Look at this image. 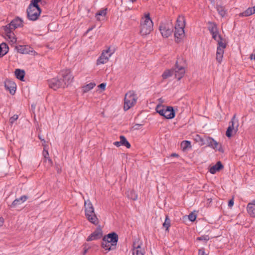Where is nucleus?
<instances>
[{"instance_id":"obj_1","label":"nucleus","mask_w":255,"mask_h":255,"mask_svg":"<svg viewBox=\"0 0 255 255\" xmlns=\"http://www.w3.org/2000/svg\"><path fill=\"white\" fill-rule=\"evenodd\" d=\"M139 28L140 33L143 36L149 34L153 30V22L149 13L141 19Z\"/></svg>"},{"instance_id":"obj_2","label":"nucleus","mask_w":255,"mask_h":255,"mask_svg":"<svg viewBox=\"0 0 255 255\" xmlns=\"http://www.w3.org/2000/svg\"><path fill=\"white\" fill-rule=\"evenodd\" d=\"M155 110L160 116L167 119H172L175 117V113L172 107L158 105L155 108Z\"/></svg>"},{"instance_id":"obj_3","label":"nucleus","mask_w":255,"mask_h":255,"mask_svg":"<svg viewBox=\"0 0 255 255\" xmlns=\"http://www.w3.org/2000/svg\"><path fill=\"white\" fill-rule=\"evenodd\" d=\"M124 109L127 111L133 106L136 102L137 96L133 91L128 92L125 97Z\"/></svg>"},{"instance_id":"obj_4","label":"nucleus","mask_w":255,"mask_h":255,"mask_svg":"<svg viewBox=\"0 0 255 255\" xmlns=\"http://www.w3.org/2000/svg\"><path fill=\"white\" fill-rule=\"evenodd\" d=\"M59 75L62 77L60 80L62 81L63 88L67 87L73 82L74 77L70 69L62 70Z\"/></svg>"},{"instance_id":"obj_5","label":"nucleus","mask_w":255,"mask_h":255,"mask_svg":"<svg viewBox=\"0 0 255 255\" xmlns=\"http://www.w3.org/2000/svg\"><path fill=\"white\" fill-rule=\"evenodd\" d=\"M85 212L87 219L92 224H96V215L94 208L89 201H85Z\"/></svg>"},{"instance_id":"obj_6","label":"nucleus","mask_w":255,"mask_h":255,"mask_svg":"<svg viewBox=\"0 0 255 255\" xmlns=\"http://www.w3.org/2000/svg\"><path fill=\"white\" fill-rule=\"evenodd\" d=\"M159 29L162 36L167 38L171 35L173 30V26L171 22H165L161 23Z\"/></svg>"},{"instance_id":"obj_7","label":"nucleus","mask_w":255,"mask_h":255,"mask_svg":"<svg viewBox=\"0 0 255 255\" xmlns=\"http://www.w3.org/2000/svg\"><path fill=\"white\" fill-rule=\"evenodd\" d=\"M115 52L114 49H111L109 47L106 50H104L99 58L97 60V65L105 64L108 62L110 57Z\"/></svg>"},{"instance_id":"obj_8","label":"nucleus","mask_w":255,"mask_h":255,"mask_svg":"<svg viewBox=\"0 0 255 255\" xmlns=\"http://www.w3.org/2000/svg\"><path fill=\"white\" fill-rule=\"evenodd\" d=\"M23 23V20L19 17H17L12 20L9 23L3 26V28H5L6 30L9 29L13 31L17 28L22 27Z\"/></svg>"},{"instance_id":"obj_9","label":"nucleus","mask_w":255,"mask_h":255,"mask_svg":"<svg viewBox=\"0 0 255 255\" xmlns=\"http://www.w3.org/2000/svg\"><path fill=\"white\" fill-rule=\"evenodd\" d=\"M203 140V145L206 144L208 146L211 147L214 149H216L219 151H222L221 145H220L219 143L215 140L213 138L204 135V139Z\"/></svg>"},{"instance_id":"obj_10","label":"nucleus","mask_w":255,"mask_h":255,"mask_svg":"<svg viewBox=\"0 0 255 255\" xmlns=\"http://www.w3.org/2000/svg\"><path fill=\"white\" fill-rule=\"evenodd\" d=\"M142 242L138 238L134 240L133 242V249H132V255H143L144 252V250L141 248V246Z\"/></svg>"},{"instance_id":"obj_11","label":"nucleus","mask_w":255,"mask_h":255,"mask_svg":"<svg viewBox=\"0 0 255 255\" xmlns=\"http://www.w3.org/2000/svg\"><path fill=\"white\" fill-rule=\"evenodd\" d=\"M40 13V8H30V7H28L27 9V17L30 20L35 21L37 19Z\"/></svg>"},{"instance_id":"obj_12","label":"nucleus","mask_w":255,"mask_h":255,"mask_svg":"<svg viewBox=\"0 0 255 255\" xmlns=\"http://www.w3.org/2000/svg\"><path fill=\"white\" fill-rule=\"evenodd\" d=\"M48 83L49 87L54 90L60 88H63L61 80L57 78H54L49 80Z\"/></svg>"},{"instance_id":"obj_13","label":"nucleus","mask_w":255,"mask_h":255,"mask_svg":"<svg viewBox=\"0 0 255 255\" xmlns=\"http://www.w3.org/2000/svg\"><path fill=\"white\" fill-rule=\"evenodd\" d=\"M105 236L110 242V244L112 246V247L116 248L119 239L118 235L116 233L113 232Z\"/></svg>"},{"instance_id":"obj_14","label":"nucleus","mask_w":255,"mask_h":255,"mask_svg":"<svg viewBox=\"0 0 255 255\" xmlns=\"http://www.w3.org/2000/svg\"><path fill=\"white\" fill-rule=\"evenodd\" d=\"M175 77L178 80H180L184 75L185 69L183 66H179L176 62L175 67L173 69Z\"/></svg>"},{"instance_id":"obj_15","label":"nucleus","mask_w":255,"mask_h":255,"mask_svg":"<svg viewBox=\"0 0 255 255\" xmlns=\"http://www.w3.org/2000/svg\"><path fill=\"white\" fill-rule=\"evenodd\" d=\"M16 86L15 83L11 80L6 79L4 82L5 89L8 90L12 95H13L15 92Z\"/></svg>"},{"instance_id":"obj_16","label":"nucleus","mask_w":255,"mask_h":255,"mask_svg":"<svg viewBox=\"0 0 255 255\" xmlns=\"http://www.w3.org/2000/svg\"><path fill=\"white\" fill-rule=\"evenodd\" d=\"M3 30L4 31L6 37L5 38L9 41V42L11 44H15L16 42V38L15 37V35H14V33L13 32V31L9 30H6L5 28H3Z\"/></svg>"},{"instance_id":"obj_17","label":"nucleus","mask_w":255,"mask_h":255,"mask_svg":"<svg viewBox=\"0 0 255 255\" xmlns=\"http://www.w3.org/2000/svg\"><path fill=\"white\" fill-rule=\"evenodd\" d=\"M107 8H102L97 12V21H103L106 19Z\"/></svg>"},{"instance_id":"obj_18","label":"nucleus","mask_w":255,"mask_h":255,"mask_svg":"<svg viewBox=\"0 0 255 255\" xmlns=\"http://www.w3.org/2000/svg\"><path fill=\"white\" fill-rule=\"evenodd\" d=\"M184 28L175 27L174 36L175 41L178 43L180 41V39L184 35Z\"/></svg>"},{"instance_id":"obj_19","label":"nucleus","mask_w":255,"mask_h":255,"mask_svg":"<svg viewBox=\"0 0 255 255\" xmlns=\"http://www.w3.org/2000/svg\"><path fill=\"white\" fill-rule=\"evenodd\" d=\"M247 210L251 217L255 218V199L248 204Z\"/></svg>"},{"instance_id":"obj_20","label":"nucleus","mask_w":255,"mask_h":255,"mask_svg":"<svg viewBox=\"0 0 255 255\" xmlns=\"http://www.w3.org/2000/svg\"><path fill=\"white\" fill-rule=\"evenodd\" d=\"M15 48L17 50V52L21 54H26L32 52V50H30V47L25 45L16 46Z\"/></svg>"},{"instance_id":"obj_21","label":"nucleus","mask_w":255,"mask_h":255,"mask_svg":"<svg viewBox=\"0 0 255 255\" xmlns=\"http://www.w3.org/2000/svg\"><path fill=\"white\" fill-rule=\"evenodd\" d=\"M101 246L103 249H104L106 251H110L111 250H115L116 248H113L112 247V245L110 244V242L109 240L106 239L105 236H104L102 239V241L101 243Z\"/></svg>"},{"instance_id":"obj_22","label":"nucleus","mask_w":255,"mask_h":255,"mask_svg":"<svg viewBox=\"0 0 255 255\" xmlns=\"http://www.w3.org/2000/svg\"><path fill=\"white\" fill-rule=\"evenodd\" d=\"M224 167V166L222 164L221 161H218L217 163L214 165V166H212L210 169L209 171L212 174H215L217 172L219 171L221 169H223Z\"/></svg>"},{"instance_id":"obj_23","label":"nucleus","mask_w":255,"mask_h":255,"mask_svg":"<svg viewBox=\"0 0 255 255\" xmlns=\"http://www.w3.org/2000/svg\"><path fill=\"white\" fill-rule=\"evenodd\" d=\"M217 42V49H221L224 50L227 47V43L226 42L225 39H223L221 35H219L218 40Z\"/></svg>"},{"instance_id":"obj_24","label":"nucleus","mask_w":255,"mask_h":255,"mask_svg":"<svg viewBox=\"0 0 255 255\" xmlns=\"http://www.w3.org/2000/svg\"><path fill=\"white\" fill-rule=\"evenodd\" d=\"M8 46L5 43H2L0 44V57L5 55L8 52Z\"/></svg>"},{"instance_id":"obj_25","label":"nucleus","mask_w":255,"mask_h":255,"mask_svg":"<svg viewBox=\"0 0 255 255\" xmlns=\"http://www.w3.org/2000/svg\"><path fill=\"white\" fill-rule=\"evenodd\" d=\"M185 25V20L183 16H179L176 20V24L175 27L184 28Z\"/></svg>"},{"instance_id":"obj_26","label":"nucleus","mask_w":255,"mask_h":255,"mask_svg":"<svg viewBox=\"0 0 255 255\" xmlns=\"http://www.w3.org/2000/svg\"><path fill=\"white\" fill-rule=\"evenodd\" d=\"M208 30L211 34H214L216 32H218L217 24L213 22L209 21L208 23Z\"/></svg>"},{"instance_id":"obj_27","label":"nucleus","mask_w":255,"mask_h":255,"mask_svg":"<svg viewBox=\"0 0 255 255\" xmlns=\"http://www.w3.org/2000/svg\"><path fill=\"white\" fill-rule=\"evenodd\" d=\"M16 77L21 81H24L23 79L25 75V72L23 70L16 69L14 72Z\"/></svg>"},{"instance_id":"obj_28","label":"nucleus","mask_w":255,"mask_h":255,"mask_svg":"<svg viewBox=\"0 0 255 255\" xmlns=\"http://www.w3.org/2000/svg\"><path fill=\"white\" fill-rule=\"evenodd\" d=\"M235 120H236V115H234L233 116V117L232 118L231 122L229 123V126L228 127H231V128L233 129V130H236V131H238L239 123H238V121L236 123Z\"/></svg>"},{"instance_id":"obj_29","label":"nucleus","mask_w":255,"mask_h":255,"mask_svg":"<svg viewBox=\"0 0 255 255\" xmlns=\"http://www.w3.org/2000/svg\"><path fill=\"white\" fill-rule=\"evenodd\" d=\"M255 13V8H254V6H253L252 7H249L245 11L240 13V15L242 16H249Z\"/></svg>"},{"instance_id":"obj_30","label":"nucleus","mask_w":255,"mask_h":255,"mask_svg":"<svg viewBox=\"0 0 255 255\" xmlns=\"http://www.w3.org/2000/svg\"><path fill=\"white\" fill-rule=\"evenodd\" d=\"M224 50L221 49H217L216 52V60L219 63H221L223 57Z\"/></svg>"},{"instance_id":"obj_31","label":"nucleus","mask_w":255,"mask_h":255,"mask_svg":"<svg viewBox=\"0 0 255 255\" xmlns=\"http://www.w3.org/2000/svg\"><path fill=\"white\" fill-rule=\"evenodd\" d=\"M120 143H121L122 145L125 146L128 148H129L130 147V144L124 135H121L120 136Z\"/></svg>"},{"instance_id":"obj_32","label":"nucleus","mask_w":255,"mask_h":255,"mask_svg":"<svg viewBox=\"0 0 255 255\" xmlns=\"http://www.w3.org/2000/svg\"><path fill=\"white\" fill-rule=\"evenodd\" d=\"M174 74V71L172 69H168L165 70L162 74V77L163 79H166L172 76Z\"/></svg>"},{"instance_id":"obj_33","label":"nucleus","mask_w":255,"mask_h":255,"mask_svg":"<svg viewBox=\"0 0 255 255\" xmlns=\"http://www.w3.org/2000/svg\"><path fill=\"white\" fill-rule=\"evenodd\" d=\"M95 85L96 84L94 83H90L83 86L82 87V90L84 93L88 92L92 89L95 86Z\"/></svg>"},{"instance_id":"obj_34","label":"nucleus","mask_w":255,"mask_h":255,"mask_svg":"<svg viewBox=\"0 0 255 255\" xmlns=\"http://www.w3.org/2000/svg\"><path fill=\"white\" fill-rule=\"evenodd\" d=\"M171 225V221L167 215L165 216V219L164 223L163 224V227L165 228L166 231H168L169 228Z\"/></svg>"},{"instance_id":"obj_35","label":"nucleus","mask_w":255,"mask_h":255,"mask_svg":"<svg viewBox=\"0 0 255 255\" xmlns=\"http://www.w3.org/2000/svg\"><path fill=\"white\" fill-rule=\"evenodd\" d=\"M103 237V232L102 227L98 225V219L97 218V239Z\"/></svg>"},{"instance_id":"obj_36","label":"nucleus","mask_w":255,"mask_h":255,"mask_svg":"<svg viewBox=\"0 0 255 255\" xmlns=\"http://www.w3.org/2000/svg\"><path fill=\"white\" fill-rule=\"evenodd\" d=\"M217 10L218 11L219 14L222 16L223 17L226 14V10H225L224 7L221 5H217L216 7Z\"/></svg>"},{"instance_id":"obj_37","label":"nucleus","mask_w":255,"mask_h":255,"mask_svg":"<svg viewBox=\"0 0 255 255\" xmlns=\"http://www.w3.org/2000/svg\"><path fill=\"white\" fill-rule=\"evenodd\" d=\"M127 196L128 198L133 200H136L137 199V195L133 191H130L128 192Z\"/></svg>"},{"instance_id":"obj_38","label":"nucleus","mask_w":255,"mask_h":255,"mask_svg":"<svg viewBox=\"0 0 255 255\" xmlns=\"http://www.w3.org/2000/svg\"><path fill=\"white\" fill-rule=\"evenodd\" d=\"M237 131L233 130L231 127H228L226 132V135L228 137H231L233 134H235Z\"/></svg>"},{"instance_id":"obj_39","label":"nucleus","mask_w":255,"mask_h":255,"mask_svg":"<svg viewBox=\"0 0 255 255\" xmlns=\"http://www.w3.org/2000/svg\"><path fill=\"white\" fill-rule=\"evenodd\" d=\"M38 0H31L28 7H30V8H40L38 5Z\"/></svg>"},{"instance_id":"obj_40","label":"nucleus","mask_w":255,"mask_h":255,"mask_svg":"<svg viewBox=\"0 0 255 255\" xmlns=\"http://www.w3.org/2000/svg\"><path fill=\"white\" fill-rule=\"evenodd\" d=\"M181 146L184 150L188 148V147H191V142L187 140L183 141L181 143Z\"/></svg>"},{"instance_id":"obj_41","label":"nucleus","mask_w":255,"mask_h":255,"mask_svg":"<svg viewBox=\"0 0 255 255\" xmlns=\"http://www.w3.org/2000/svg\"><path fill=\"white\" fill-rule=\"evenodd\" d=\"M43 155L44 158V162H47L49 165H51L52 160L47 157L49 155L48 151H46L45 153H43Z\"/></svg>"},{"instance_id":"obj_42","label":"nucleus","mask_w":255,"mask_h":255,"mask_svg":"<svg viewBox=\"0 0 255 255\" xmlns=\"http://www.w3.org/2000/svg\"><path fill=\"white\" fill-rule=\"evenodd\" d=\"M96 240V231L93 232L87 239V241H91Z\"/></svg>"},{"instance_id":"obj_43","label":"nucleus","mask_w":255,"mask_h":255,"mask_svg":"<svg viewBox=\"0 0 255 255\" xmlns=\"http://www.w3.org/2000/svg\"><path fill=\"white\" fill-rule=\"evenodd\" d=\"M21 203H20V201H19L18 199H15L12 203V204L10 205V207L14 208L16 207L17 205H20Z\"/></svg>"},{"instance_id":"obj_44","label":"nucleus","mask_w":255,"mask_h":255,"mask_svg":"<svg viewBox=\"0 0 255 255\" xmlns=\"http://www.w3.org/2000/svg\"><path fill=\"white\" fill-rule=\"evenodd\" d=\"M18 118L17 115H14L9 119V123L12 125Z\"/></svg>"},{"instance_id":"obj_45","label":"nucleus","mask_w":255,"mask_h":255,"mask_svg":"<svg viewBox=\"0 0 255 255\" xmlns=\"http://www.w3.org/2000/svg\"><path fill=\"white\" fill-rule=\"evenodd\" d=\"M196 217V215L193 213H191L188 215L189 220L192 222L195 221Z\"/></svg>"},{"instance_id":"obj_46","label":"nucleus","mask_w":255,"mask_h":255,"mask_svg":"<svg viewBox=\"0 0 255 255\" xmlns=\"http://www.w3.org/2000/svg\"><path fill=\"white\" fill-rule=\"evenodd\" d=\"M209 240V237L208 236H207V235L202 236L198 237L197 238V240H198V241H207Z\"/></svg>"},{"instance_id":"obj_47","label":"nucleus","mask_w":255,"mask_h":255,"mask_svg":"<svg viewBox=\"0 0 255 255\" xmlns=\"http://www.w3.org/2000/svg\"><path fill=\"white\" fill-rule=\"evenodd\" d=\"M204 136L203 137L200 136L199 135L197 134L196 135V140L198 141H200L201 142V144L203 145Z\"/></svg>"},{"instance_id":"obj_48","label":"nucleus","mask_w":255,"mask_h":255,"mask_svg":"<svg viewBox=\"0 0 255 255\" xmlns=\"http://www.w3.org/2000/svg\"><path fill=\"white\" fill-rule=\"evenodd\" d=\"M106 85V83H103L98 85V89H100L102 91H104L105 90Z\"/></svg>"},{"instance_id":"obj_49","label":"nucleus","mask_w":255,"mask_h":255,"mask_svg":"<svg viewBox=\"0 0 255 255\" xmlns=\"http://www.w3.org/2000/svg\"><path fill=\"white\" fill-rule=\"evenodd\" d=\"M19 201H20V203L22 204L27 199V197L26 196H22L20 198H18Z\"/></svg>"},{"instance_id":"obj_50","label":"nucleus","mask_w":255,"mask_h":255,"mask_svg":"<svg viewBox=\"0 0 255 255\" xmlns=\"http://www.w3.org/2000/svg\"><path fill=\"white\" fill-rule=\"evenodd\" d=\"M211 34L212 35V38L216 41H218L219 35H221L219 34V31L216 32L214 33V34Z\"/></svg>"},{"instance_id":"obj_51","label":"nucleus","mask_w":255,"mask_h":255,"mask_svg":"<svg viewBox=\"0 0 255 255\" xmlns=\"http://www.w3.org/2000/svg\"><path fill=\"white\" fill-rule=\"evenodd\" d=\"M198 255H207L205 254V250L203 248L200 249L198 251Z\"/></svg>"},{"instance_id":"obj_52","label":"nucleus","mask_w":255,"mask_h":255,"mask_svg":"<svg viewBox=\"0 0 255 255\" xmlns=\"http://www.w3.org/2000/svg\"><path fill=\"white\" fill-rule=\"evenodd\" d=\"M233 205H234V200H233V199H231L229 201L228 206L230 207H231L233 206Z\"/></svg>"},{"instance_id":"obj_53","label":"nucleus","mask_w":255,"mask_h":255,"mask_svg":"<svg viewBox=\"0 0 255 255\" xmlns=\"http://www.w3.org/2000/svg\"><path fill=\"white\" fill-rule=\"evenodd\" d=\"M88 249H89V247L87 248V245H85L84 247V251H83V254L84 255L87 253V252L88 250Z\"/></svg>"},{"instance_id":"obj_54","label":"nucleus","mask_w":255,"mask_h":255,"mask_svg":"<svg viewBox=\"0 0 255 255\" xmlns=\"http://www.w3.org/2000/svg\"><path fill=\"white\" fill-rule=\"evenodd\" d=\"M114 144L115 145H116V146H117V147H119V146H120L122 145H121V143H120V141H115V142H114Z\"/></svg>"},{"instance_id":"obj_55","label":"nucleus","mask_w":255,"mask_h":255,"mask_svg":"<svg viewBox=\"0 0 255 255\" xmlns=\"http://www.w3.org/2000/svg\"><path fill=\"white\" fill-rule=\"evenodd\" d=\"M250 59L251 60H255V54H252L251 55H250Z\"/></svg>"},{"instance_id":"obj_56","label":"nucleus","mask_w":255,"mask_h":255,"mask_svg":"<svg viewBox=\"0 0 255 255\" xmlns=\"http://www.w3.org/2000/svg\"><path fill=\"white\" fill-rule=\"evenodd\" d=\"M3 223V219L2 218H0V227H1Z\"/></svg>"},{"instance_id":"obj_57","label":"nucleus","mask_w":255,"mask_h":255,"mask_svg":"<svg viewBox=\"0 0 255 255\" xmlns=\"http://www.w3.org/2000/svg\"><path fill=\"white\" fill-rule=\"evenodd\" d=\"M178 154H176V153H172L171 154V156H173V157H176V156H178Z\"/></svg>"},{"instance_id":"obj_58","label":"nucleus","mask_w":255,"mask_h":255,"mask_svg":"<svg viewBox=\"0 0 255 255\" xmlns=\"http://www.w3.org/2000/svg\"><path fill=\"white\" fill-rule=\"evenodd\" d=\"M39 138L41 141H43L44 142H45V141L44 140V139H42V137H41L40 136H39Z\"/></svg>"},{"instance_id":"obj_59","label":"nucleus","mask_w":255,"mask_h":255,"mask_svg":"<svg viewBox=\"0 0 255 255\" xmlns=\"http://www.w3.org/2000/svg\"><path fill=\"white\" fill-rule=\"evenodd\" d=\"M136 0H129L130 1H131V2H134L135 1H136Z\"/></svg>"},{"instance_id":"obj_60","label":"nucleus","mask_w":255,"mask_h":255,"mask_svg":"<svg viewBox=\"0 0 255 255\" xmlns=\"http://www.w3.org/2000/svg\"><path fill=\"white\" fill-rule=\"evenodd\" d=\"M92 29V28H89L87 30V32L91 30V29Z\"/></svg>"},{"instance_id":"obj_61","label":"nucleus","mask_w":255,"mask_h":255,"mask_svg":"<svg viewBox=\"0 0 255 255\" xmlns=\"http://www.w3.org/2000/svg\"><path fill=\"white\" fill-rule=\"evenodd\" d=\"M212 2H215V0H210Z\"/></svg>"},{"instance_id":"obj_62","label":"nucleus","mask_w":255,"mask_h":255,"mask_svg":"<svg viewBox=\"0 0 255 255\" xmlns=\"http://www.w3.org/2000/svg\"><path fill=\"white\" fill-rule=\"evenodd\" d=\"M254 8H255V5L254 6Z\"/></svg>"}]
</instances>
